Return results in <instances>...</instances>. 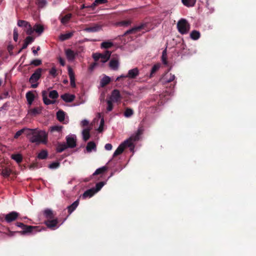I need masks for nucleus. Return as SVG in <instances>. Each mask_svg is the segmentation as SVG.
<instances>
[{
  "label": "nucleus",
  "mask_w": 256,
  "mask_h": 256,
  "mask_svg": "<svg viewBox=\"0 0 256 256\" xmlns=\"http://www.w3.org/2000/svg\"><path fill=\"white\" fill-rule=\"evenodd\" d=\"M30 136H32L30 138V141L32 143L40 144V143H46L47 140V134L44 132L40 131L38 133L34 132L32 130V133Z\"/></svg>",
  "instance_id": "f257e3e1"
},
{
  "label": "nucleus",
  "mask_w": 256,
  "mask_h": 256,
  "mask_svg": "<svg viewBox=\"0 0 256 256\" xmlns=\"http://www.w3.org/2000/svg\"><path fill=\"white\" fill-rule=\"evenodd\" d=\"M110 52L109 51H106L104 54L95 53L92 54V58L94 60L95 63H105L110 58Z\"/></svg>",
  "instance_id": "f03ea898"
},
{
  "label": "nucleus",
  "mask_w": 256,
  "mask_h": 256,
  "mask_svg": "<svg viewBox=\"0 0 256 256\" xmlns=\"http://www.w3.org/2000/svg\"><path fill=\"white\" fill-rule=\"evenodd\" d=\"M177 28L180 34H186L190 30V25L186 19L181 18L177 23Z\"/></svg>",
  "instance_id": "7ed1b4c3"
},
{
  "label": "nucleus",
  "mask_w": 256,
  "mask_h": 256,
  "mask_svg": "<svg viewBox=\"0 0 256 256\" xmlns=\"http://www.w3.org/2000/svg\"><path fill=\"white\" fill-rule=\"evenodd\" d=\"M20 214L15 211H12L10 213L0 215V219L2 220L4 218V220L8 223H10L15 221L18 218Z\"/></svg>",
  "instance_id": "20e7f679"
},
{
  "label": "nucleus",
  "mask_w": 256,
  "mask_h": 256,
  "mask_svg": "<svg viewBox=\"0 0 256 256\" xmlns=\"http://www.w3.org/2000/svg\"><path fill=\"white\" fill-rule=\"evenodd\" d=\"M139 74L138 70L137 68H134L128 70L126 75L122 74L120 76L117 77L116 81H119L122 78H134Z\"/></svg>",
  "instance_id": "39448f33"
},
{
  "label": "nucleus",
  "mask_w": 256,
  "mask_h": 256,
  "mask_svg": "<svg viewBox=\"0 0 256 256\" xmlns=\"http://www.w3.org/2000/svg\"><path fill=\"white\" fill-rule=\"evenodd\" d=\"M130 146L131 144L128 140H125L124 142L121 144L115 150L113 154V157H115L120 154L124 152L126 146Z\"/></svg>",
  "instance_id": "423d86ee"
},
{
  "label": "nucleus",
  "mask_w": 256,
  "mask_h": 256,
  "mask_svg": "<svg viewBox=\"0 0 256 256\" xmlns=\"http://www.w3.org/2000/svg\"><path fill=\"white\" fill-rule=\"evenodd\" d=\"M37 228H38L37 226L26 225V227H24L22 228V230H22L18 231V232H18L22 235H24L26 234L32 232L34 230H36ZM14 232H12L10 231V235L12 236Z\"/></svg>",
  "instance_id": "0eeeda50"
},
{
  "label": "nucleus",
  "mask_w": 256,
  "mask_h": 256,
  "mask_svg": "<svg viewBox=\"0 0 256 256\" xmlns=\"http://www.w3.org/2000/svg\"><path fill=\"white\" fill-rule=\"evenodd\" d=\"M58 222V219L56 218L51 220H47L45 221L44 224L48 228L52 230H54L58 228V226H57V224Z\"/></svg>",
  "instance_id": "6e6552de"
},
{
  "label": "nucleus",
  "mask_w": 256,
  "mask_h": 256,
  "mask_svg": "<svg viewBox=\"0 0 256 256\" xmlns=\"http://www.w3.org/2000/svg\"><path fill=\"white\" fill-rule=\"evenodd\" d=\"M42 69H37L31 76L29 79V82L31 84L36 82L40 78Z\"/></svg>",
  "instance_id": "1a4fd4ad"
},
{
  "label": "nucleus",
  "mask_w": 256,
  "mask_h": 256,
  "mask_svg": "<svg viewBox=\"0 0 256 256\" xmlns=\"http://www.w3.org/2000/svg\"><path fill=\"white\" fill-rule=\"evenodd\" d=\"M66 57L68 60L70 62L74 60V59L78 56V53L77 52H74L70 49H67L65 50Z\"/></svg>",
  "instance_id": "9d476101"
},
{
  "label": "nucleus",
  "mask_w": 256,
  "mask_h": 256,
  "mask_svg": "<svg viewBox=\"0 0 256 256\" xmlns=\"http://www.w3.org/2000/svg\"><path fill=\"white\" fill-rule=\"evenodd\" d=\"M32 133V130L27 128H24L20 130H18L14 134V138H18L22 134H25L26 136H30L31 134Z\"/></svg>",
  "instance_id": "9b49d317"
},
{
  "label": "nucleus",
  "mask_w": 256,
  "mask_h": 256,
  "mask_svg": "<svg viewBox=\"0 0 256 256\" xmlns=\"http://www.w3.org/2000/svg\"><path fill=\"white\" fill-rule=\"evenodd\" d=\"M68 74L70 79V86L72 88H75L76 86L75 83V74L72 68L68 66Z\"/></svg>",
  "instance_id": "f8f14e48"
},
{
  "label": "nucleus",
  "mask_w": 256,
  "mask_h": 256,
  "mask_svg": "<svg viewBox=\"0 0 256 256\" xmlns=\"http://www.w3.org/2000/svg\"><path fill=\"white\" fill-rule=\"evenodd\" d=\"M66 146L68 148H74L76 146V137L72 136H68L66 138Z\"/></svg>",
  "instance_id": "ddd939ff"
},
{
  "label": "nucleus",
  "mask_w": 256,
  "mask_h": 256,
  "mask_svg": "<svg viewBox=\"0 0 256 256\" xmlns=\"http://www.w3.org/2000/svg\"><path fill=\"white\" fill-rule=\"evenodd\" d=\"M102 26L99 24H94L93 26L86 28L84 29V30L87 32H97L100 30Z\"/></svg>",
  "instance_id": "4468645a"
},
{
  "label": "nucleus",
  "mask_w": 256,
  "mask_h": 256,
  "mask_svg": "<svg viewBox=\"0 0 256 256\" xmlns=\"http://www.w3.org/2000/svg\"><path fill=\"white\" fill-rule=\"evenodd\" d=\"M120 92L118 90L116 89L112 90L110 100L114 102H117L120 100Z\"/></svg>",
  "instance_id": "2eb2a0df"
},
{
  "label": "nucleus",
  "mask_w": 256,
  "mask_h": 256,
  "mask_svg": "<svg viewBox=\"0 0 256 256\" xmlns=\"http://www.w3.org/2000/svg\"><path fill=\"white\" fill-rule=\"evenodd\" d=\"M61 98L66 102H70L74 101L75 98V96L66 93L60 96Z\"/></svg>",
  "instance_id": "dca6fc26"
},
{
  "label": "nucleus",
  "mask_w": 256,
  "mask_h": 256,
  "mask_svg": "<svg viewBox=\"0 0 256 256\" xmlns=\"http://www.w3.org/2000/svg\"><path fill=\"white\" fill-rule=\"evenodd\" d=\"M44 102L46 105H49L54 103V100H50L48 98V92L43 90L42 92Z\"/></svg>",
  "instance_id": "f3484780"
},
{
  "label": "nucleus",
  "mask_w": 256,
  "mask_h": 256,
  "mask_svg": "<svg viewBox=\"0 0 256 256\" xmlns=\"http://www.w3.org/2000/svg\"><path fill=\"white\" fill-rule=\"evenodd\" d=\"M79 204V200L78 199L76 200L72 204L68 206V212L70 214H71L78 207Z\"/></svg>",
  "instance_id": "a211bd4d"
},
{
  "label": "nucleus",
  "mask_w": 256,
  "mask_h": 256,
  "mask_svg": "<svg viewBox=\"0 0 256 256\" xmlns=\"http://www.w3.org/2000/svg\"><path fill=\"white\" fill-rule=\"evenodd\" d=\"M96 192L94 191V188H92L89 190H86L82 194V198H91L92 196Z\"/></svg>",
  "instance_id": "6ab92c4d"
},
{
  "label": "nucleus",
  "mask_w": 256,
  "mask_h": 256,
  "mask_svg": "<svg viewBox=\"0 0 256 256\" xmlns=\"http://www.w3.org/2000/svg\"><path fill=\"white\" fill-rule=\"evenodd\" d=\"M44 214L48 220H51L54 218V214L52 210L47 208L44 212Z\"/></svg>",
  "instance_id": "aec40b11"
},
{
  "label": "nucleus",
  "mask_w": 256,
  "mask_h": 256,
  "mask_svg": "<svg viewBox=\"0 0 256 256\" xmlns=\"http://www.w3.org/2000/svg\"><path fill=\"white\" fill-rule=\"evenodd\" d=\"M26 96V98L27 101L28 102V104L30 105L32 104V102L34 99V94L32 93V92L31 91H29V92H27Z\"/></svg>",
  "instance_id": "412c9836"
},
{
  "label": "nucleus",
  "mask_w": 256,
  "mask_h": 256,
  "mask_svg": "<svg viewBox=\"0 0 256 256\" xmlns=\"http://www.w3.org/2000/svg\"><path fill=\"white\" fill-rule=\"evenodd\" d=\"M175 78V76L174 74H169L168 72H166L164 78L163 80H164L165 82H170L172 81H173Z\"/></svg>",
  "instance_id": "4be33fe9"
},
{
  "label": "nucleus",
  "mask_w": 256,
  "mask_h": 256,
  "mask_svg": "<svg viewBox=\"0 0 256 256\" xmlns=\"http://www.w3.org/2000/svg\"><path fill=\"white\" fill-rule=\"evenodd\" d=\"M86 151L88 152H90L92 150H96V144L94 142H90L88 143L86 146Z\"/></svg>",
  "instance_id": "5701e85b"
},
{
  "label": "nucleus",
  "mask_w": 256,
  "mask_h": 256,
  "mask_svg": "<svg viewBox=\"0 0 256 256\" xmlns=\"http://www.w3.org/2000/svg\"><path fill=\"white\" fill-rule=\"evenodd\" d=\"M56 118L60 122H63L65 118V112L62 110H59L56 112Z\"/></svg>",
  "instance_id": "b1692460"
},
{
  "label": "nucleus",
  "mask_w": 256,
  "mask_h": 256,
  "mask_svg": "<svg viewBox=\"0 0 256 256\" xmlns=\"http://www.w3.org/2000/svg\"><path fill=\"white\" fill-rule=\"evenodd\" d=\"M34 30L36 33L38 34V35L41 34L44 32V28L43 26L40 24H36L34 26Z\"/></svg>",
  "instance_id": "393cba45"
},
{
  "label": "nucleus",
  "mask_w": 256,
  "mask_h": 256,
  "mask_svg": "<svg viewBox=\"0 0 256 256\" xmlns=\"http://www.w3.org/2000/svg\"><path fill=\"white\" fill-rule=\"evenodd\" d=\"M142 132L140 130H138L137 132L134 134L130 136V140H128L130 144H132L131 141H136L139 140L140 136L142 134Z\"/></svg>",
  "instance_id": "a878e982"
},
{
  "label": "nucleus",
  "mask_w": 256,
  "mask_h": 256,
  "mask_svg": "<svg viewBox=\"0 0 256 256\" xmlns=\"http://www.w3.org/2000/svg\"><path fill=\"white\" fill-rule=\"evenodd\" d=\"M113 42L110 40L105 41L102 42L100 44V47L102 48H109L113 46Z\"/></svg>",
  "instance_id": "bb28decb"
},
{
  "label": "nucleus",
  "mask_w": 256,
  "mask_h": 256,
  "mask_svg": "<svg viewBox=\"0 0 256 256\" xmlns=\"http://www.w3.org/2000/svg\"><path fill=\"white\" fill-rule=\"evenodd\" d=\"M68 148V147L65 143H58L56 147V152H62Z\"/></svg>",
  "instance_id": "cd10ccee"
},
{
  "label": "nucleus",
  "mask_w": 256,
  "mask_h": 256,
  "mask_svg": "<svg viewBox=\"0 0 256 256\" xmlns=\"http://www.w3.org/2000/svg\"><path fill=\"white\" fill-rule=\"evenodd\" d=\"M42 108L41 107H36L32 109H30L29 111V113L32 115L36 116V114H40L42 112Z\"/></svg>",
  "instance_id": "c85d7f7f"
},
{
  "label": "nucleus",
  "mask_w": 256,
  "mask_h": 256,
  "mask_svg": "<svg viewBox=\"0 0 256 256\" xmlns=\"http://www.w3.org/2000/svg\"><path fill=\"white\" fill-rule=\"evenodd\" d=\"M90 129L86 128L82 130V136L84 141H87L90 138Z\"/></svg>",
  "instance_id": "c756f323"
},
{
  "label": "nucleus",
  "mask_w": 256,
  "mask_h": 256,
  "mask_svg": "<svg viewBox=\"0 0 256 256\" xmlns=\"http://www.w3.org/2000/svg\"><path fill=\"white\" fill-rule=\"evenodd\" d=\"M190 37L193 40H197L200 37V33L197 30H192L190 34Z\"/></svg>",
  "instance_id": "7c9ffc66"
},
{
  "label": "nucleus",
  "mask_w": 256,
  "mask_h": 256,
  "mask_svg": "<svg viewBox=\"0 0 256 256\" xmlns=\"http://www.w3.org/2000/svg\"><path fill=\"white\" fill-rule=\"evenodd\" d=\"M182 1L185 6L190 7L194 5L196 0H182Z\"/></svg>",
  "instance_id": "2f4dec72"
},
{
  "label": "nucleus",
  "mask_w": 256,
  "mask_h": 256,
  "mask_svg": "<svg viewBox=\"0 0 256 256\" xmlns=\"http://www.w3.org/2000/svg\"><path fill=\"white\" fill-rule=\"evenodd\" d=\"M108 170V168L106 166H102L96 170L94 172L93 174L94 176L98 175L104 173Z\"/></svg>",
  "instance_id": "473e14b6"
},
{
  "label": "nucleus",
  "mask_w": 256,
  "mask_h": 256,
  "mask_svg": "<svg viewBox=\"0 0 256 256\" xmlns=\"http://www.w3.org/2000/svg\"><path fill=\"white\" fill-rule=\"evenodd\" d=\"M110 81V77L108 76H104L100 82V86L102 87H104L107 84H108Z\"/></svg>",
  "instance_id": "72a5a7b5"
},
{
  "label": "nucleus",
  "mask_w": 256,
  "mask_h": 256,
  "mask_svg": "<svg viewBox=\"0 0 256 256\" xmlns=\"http://www.w3.org/2000/svg\"><path fill=\"white\" fill-rule=\"evenodd\" d=\"M12 172V171L10 168H3L2 171V174L6 178L8 177L10 174Z\"/></svg>",
  "instance_id": "f704fd0d"
},
{
  "label": "nucleus",
  "mask_w": 256,
  "mask_h": 256,
  "mask_svg": "<svg viewBox=\"0 0 256 256\" xmlns=\"http://www.w3.org/2000/svg\"><path fill=\"white\" fill-rule=\"evenodd\" d=\"M12 158L16 160L18 163H20L22 160V156L20 154H14L12 155Z\"/></svg>",
  "instance_id": "c9c22d12"
},
{
  "label": "nucleus",
  "mask_w": 256,
  "mask_h": 256,
  "mask_svg": "<svg viewBox=\"0 0 256 256\" xmlns=\"http://www.w3.org/2000/svg\"><path fill=\"white\" fill-rule=\"evenodd\" d=\"M71 18H72L71 14H66L63 18H61L60 22L62 24H65L68 22V21L70 20V19Z\"/></svg>",
  "instance_id": "e433bc0d"
},
{
  "label": "nucleus",
  "mask_w": 256,
  "mask_h": 256,
  "mask_svg": "<svg viewBox=\"0 0 256 256\" xmlns=\"http://www.w3.org/2000/svg\"><path fill=\"white\" fill-rule=\"evenodd\" d=\"M72 35V32H68L66 34H62L60 36L59 38L61 40H64L70 38Z\"/></svg>",
  "instance_id": "4c0bfd02"
},
{
  "label": "nucleus",
  "mask_w": 256,
  "mask_h": 256,
  "mask_svg": "<svg viewBox=\"0 0 256 256\" xmlns=\"http://www.w3.org/2000/svg\"><path fill=\"white\" fill-rule=\"evenodd\" d=\"M143 27V26H136V27H134L130 30H127L124 34H132V33H135L136 32L139 30H140L141 28H142Z\"/></svg>",
  "instance_id": "58836bf2"
},
{
  "label": "nucleus",
  "mask_w": 256,
  "mask_h": 256,
  "mask_svg": "<svg viewBox=\"0 0 256 256\" xmlns=\"http://www.w3.org/2000/svg\"><path fill=\"white\" fill-rule=\"evenodd\" d=\"M48 152L45 150H42L38 156V158L39 159L44 160L47 158Z\"/></svg>",
  "instance_id": "ea45409f"
},
{
  "label": "nucleus",
  "mask_w": 256,
  "mask_h": 256,
  "mask_svg": "<svg viewBox=\"0 0 256 256\" xmlns=\"http://www.w3.org/2000/svg\"><path fill=\"white\" fill-rule=\"evenodd\" d=\"M48 96L52 99H56L58 98V94L56 90H52L50 92Z\"/></svg>",
  "instance_id": "a19ab883"
},
{
  "label": "nucleus",
  "mask_w": 256,
  "mask_h": 256,
  "mask_svg": "<svg viewBox=\"0 0 256 256\" xmlns=\"http://www.w3.org/2000/svg\"><path fill=\"white\" fill-rule=\"evenodd\" d=\"M133 114L134 111L130 108H126L124 112V116L126 118L131 116Z\"/></svg>",
  "instance_id": "79ce46f5"
},
{
  "label": "nucleus",
  "mask_w": 256,
  "mask_h": 256,
  "mask_svg": "<svg viewBox=\"0 0 256 256\" xmlns=\"http://www.w3.org/2000/svg\"><path fill=\"white\" fill-rule=\"evenodd\" d=\"M105 182H100L97 183L96 185V188H94V191L96 192H98L100 189L102 188V186L104 185Z\"/></svg>",
  "instance_id": "37998d69"
},
{
  "label": "nucleus",
  "mask_w": 256,
  "mask_h": 256,
  "mask_svg": "<svg viewBox=\"0 0 256 256\" xmlns=\"http://www.w3.org/2000/svg\"><path fill=\"white\" fill-rule=\"evenodd\" d=\"M50 74L54 78L56 77L58 74V72L55 67H52L50 70Z\"/></svg>",
  "instance_id": "c03bdc74"
},
{
  "label": "nucleus",
  "mask_w": 256,
  "mask_h": 256,
  "mask_svg": "<svg viewBox=\"0 0 256 256\" xmlns=\"http://www.w3.org/2000/svg\"><path fill=\"white\" fill-rule=\"evenodd\" d=\"M36 4L40 8H43L47 4L46 0H36Z\"/></svg>",
  "instance_id": "a18cd8bd"
},
{
  "label": "nucleus",
  "mask_w": 256,
  "mask_h": 256,
  "mask_svg": "<svg viewBox=\"0 0 256 256\" xmlns=\"http://www.w3.org/2000/svg\"><path fill=\"white\" fill-rule=\"evenodd\" d=\"M28 22L23 20H19L18 22V26L20 27H24V28H27V26H28Z\"/></svg>",
  "instance_id": "49530a36"
},
{
  "label": "nucleus",
  "mask_w": 256,
  "mask_h": 256,
  "mask_svg": "<svg viewBox=\"0 0 256 256\" xmlns=\"http://www.w3.org/2000/svg\"><path fill=\"white\" fill-rule=\"evenodd\" d=\"M27 34L30 35L32 34L34 32V28H32L30 23H28V26H27V28H26L24 30Z\"/></svg>",
  "instance_id": "de8ad7c7"
},
{
  "label": "nucleus",
  "mask_w": 256,
  "mask_h": 256,
  "mask_svg": "<svg viewBox=\"0 0 256 256\" xmlns=\"http://www.w3.org/2000/svg\"><path fill=\"white\" fill-rule=\"evenodd\" d=\"M131 24L130 20L122 21L118 23L117 25L119 26H128Z\"/></svg>",
  "instance_id": "09e8293b"
},
{
  "label": "nucleus",
  "mask_w": 256,
  "mask_h": 256,
  "mask_svg": "<svg viewBox=\"0 0 256 256\" xmlns=\"http://www.w3.org/2000/svg\"><path fill=\"white\" fill-rule=\"evenodd\" d=\"M119 58L117 56H113L110 61V64H118Z\"/></svg>",
  "instance_id": "8fccbe9b"
},
{
  "label": "nucleus",
  "mask_w": 256,
  "mask_h": 256,
  "mask_svg": "<svg viewBox=\"0 0 256 256\" xmlns=\"http://www.w3.org/2000/svg\"><path fill=\"white\" fill-rule=\"evenodd\" d=\"M160 65H154L150 74V77L153 76L154 74L159 69Z\"/></svg>",
  "instance_id": "3c124183"
},
{
  "label": "nucleus",
  "mask_w": 256,
  "mask_h": 256,
  "mask_svg": "<svg viewBox=\"0 0 256 256\" xmlns=\"http://www.w3.org/2000/svg\"><path fill=\"white\" fill-rule=\"evenodd\" d=\"M104 118H102L100 120V125L98 129L99 132H102L104 130Z\"/></svg>",
  "instance_id": "603ef678"
},
{
  "label": "nucleus",
  "mask_w": 256,
  "mask_h": 256,
  "mask_svg": "<svg viewBox=\"0 0 256 256\" xmlns=\"http://www.w3.org/2000/svg\"><path fill=\"white\" fill-rule=\"evenodd\" d=\"M112 102V101L111 100H107L108 106L106 110L108 112L112 111L113 108V104Z\"/></svg>",
  "instance_id": "864d4df0"
},
{
  "label": "nucleus",
  "mask_w": 256,
  "mask_h": 256,
  "mask_svg": "<svg viewBox=\"0 0 256 256\" xmlns=\"http://www.w3.org/2000/svg\"><path fill=\"white\" fill-rule=\"evenodd\" d=\"M163 64H166V50L165 49L162 52V56Z\"/></svg>",
  "instance_id": "5fc2aeb1"
},
{
  "label": "nucleus",
  "mask_w": 256,
  "mask_h": 256,
  "mask_svg": "<svg viewBox=\"0 0 256 256\" xmlns=\"http://www.w3.org/2000/svg\"><path fill=\"white\" fill-rule=\"evenodd\" d=\"M60 165L58 162H54L49 165V168L52 169L56 168L60 166Z\"/></svg>",
  "instance_id": "6e6d98bb"
},
{
  "label": "nucleus",
  "mask_w": 256,
  "mask_h": 256,
  "mask_svg": "<svg viewBox=\"0 0 256 256\" xmlns=\"http://www.w3.org/2000/svg\"><path fill=\"white\" fill-rule=\"evenodd\" d=\"M62 126H55L51 128V132H60L62 130Z\"/></svg>",
  "instance_id": "4d7b16f0"
},
{
  "label": "nucleus",
  "mask_w": 256,
  "mask_h": 256,
  "mask_svg": "<svg viewBox=\"0 0 256 256\" xmlns=\"http://www.w3.org/2000/svg\"><path fill=\"white\" fill-rule=\"evenodd\" d=\"M34 40V38L30 36H27L26 39L24 40V42L26 44H27L28 45L30 44H31L33 41Z\"/></svg>",
  "instance_id": "13d9d810"
},
{
  "label": "nucleus",
  "mask_w": 256,
  "mask_h": 256,
  "mask_svg": "<svg viewBox=\"0 0 256 256\" xmlns=\"http://www.w3.org/2000/svg\"><path fill=\"white\" fill-rule=\"evenodd\" d=\"M18 34L17 30L14 28V40L15 42H17L18 40Z\"/></svg>",
  "instance_id": "bf43d9fd"
},
{
  "label": "nucleus",
  "mask_w": 256,
  "mask_h": 256,
  "mask_svg": "<svg viewBox=\"0 0 256 256\" xmlns=\"http://www.w3.org/2000/svg\"><path fill=\"white\" fill-rule=\"evenodd\" d=\"M108 2V0H95L94 4L96 5L98 4H104Z\"/></svg>",
  "instance_id": "052dcab7"
},
{
  "label": "nucleus",
  "mask_w": 256,
  "mask_h": 256,
  "mask_svg": "<svg viewBox=\"0 0 256 256\" xmlns=\"http://www.w3.org/2000/svg\"><path fill=\"white\" fill-rule=\"evenodd\" d=\"M105 149L107 150H110L112 149V146L110 144H106L104 146Z\"/></svg>",
  "instance_id": "680f3d73"
},
{
  "label": "nucleus",
  "mask_w": 256,
  "mask_h": 256,
  "mask_svg": "<svg viewBox=\"0 0 256 256\" xmlns=\"http://www.w3.org/2000/svg\"><path fill=\"white\" fill-rule=\"evenodd\" d=\"M88 124H89L88 121L86 120H82L81 122V124L82 126H87Z\"/></svg>",
  "instance_id": "e2e57ef3"
},
{
  "label": "nucleus",
  "mask_w": 256,
  "mask_h": 256,
  "mask_svg": "<svg viewBox=\"0 0 256 256\" xmlns=\"http://www.w3.org/2000/svg\"><path fill=\"white\" fill-rule=\"evenodd\" d=\"M38 167V164L37 163H33L31 164L30 166V168L31 170H34L36 168Z\"/></svg>",
  "instance_id": "0e129e2a"
},
{
  "label": "nucleus",
  "mask_w": 256,
  "mask_h": 256,
  "mask_svg": "<svg viewBox=\"0 0 256 256\" xmlns=\"http://www.w3.org/2000/svg\"><path fill=\"white\" fill-rule=\"evenodd\" d=\"M16 226L20 228H22V229L24 228V227H26V224H24L22 223V222H17L16 224Z\"/></svg>",
  "instance_id": "69168bd1"
},
{
  "label": "nucleus",
  "mask_w": 256,
  "mask_h": 256,
  "mask_svg": "<svg viewBox=\"0 0 256 256\" xmlns=\"http://www.w3.org/2000/svg\"><path fill=\"white\" fill-rule=\"evenodd\" d=\"M111 69L114 70H116L118 69V65H109Z\"/></svg>",
  "instance_id": "338daca9"
},
{
  "label": "nucleus",
  "mask_w": 256,
  "mask_h": 256,
  "mask_svg": "<svg viewBox=\"0 0 256 256\" xmlns=\"http://www.w3.org/2000/svg\"><path fill=\"white\" fill-rule=\"evenodd\" d=\"M41 62V60H38L32 62L31 64H40Z\"/></svg>",
  "instance_id": "774afa93"
}]
</instances>
